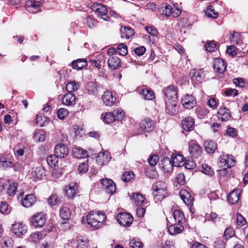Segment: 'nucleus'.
Masks as SVG:
<instances>
[{"label":"nucleus","instance_id":"39","mask_svg":"<svg viewBox=\"0 0 248 248\" xmlns=\"http://www.w3.org/2000/svg\"><path fill=\"white\" fill-rule=\"evenodd\" d=\"M132 199L136 206L143 205L142 204L144 201V198L140 194L135 193L132 195Z\"/></svg>","mask_w":248,"mask_h":248},{"label":"nucleus","instance_id":"40","mask_svg":"<svg viewBox=\"0 0 248 248\" xmlns=\"http://www.w3.org/2000/svg\"><path fill=\"white\" fill-rule=\"evenodd\" d=\"M206 14L208 17L212 18H217L218 16V13L215 11L214 8L211 5L207 6Z\"/></svg>","mask_w":248,"mask_h":248},{"label":"nucleus","instance_id":"56","mask_svg":"<svg viewBox=\"0 0 248 248\" xmlns=\"http://www.w3.org/2000/svg\"><path fill=\"white\" fill-rule=\"evenodd\" d=\"M13 161L10 160H6L2 157L0 159V164H1L2 166L4 169H6L9 167H12L13 165Z\"/></svg>","mask_w":248,"mask_h":248},{"label":"nucleus","instance_id":"12","mask_svg":"<svg viewBox=\"0 0 248 248\" xmlns=\"http://www.w3.org/2000/svg\"><path fill=\"white\" fill-rule=\"evenodd\" d=\"M182 127L187 132H190L194 130L195 127V121L191 116H187L182 121Z\"/></svg>","mask_w":248,"mask_h":248},{"label":"nucleus","instance_id":"33","mask_svg":"<svg viewBox=\"0 0 248 248\" xmlns=\"http://www.w3.org/2000/svg\"><path fill=\"white\" fill-rule=\"evenodd\" d=\"M184 157L179 154H173L171 155V161L174 166L178 167L183 165L184 161Z\"/></svg>","mask_w":248,"mask_h":248},{"label":"nucleus","instance_id":"60","mask_svg":"<svg viewBox=\"0 0 248 248\" xmlns=\"http://www.w3.org/2000/svg\"><path fill=\"white\" fill-rule=\"evenodd\" d=\"M246 219L239 213L236 215V222L239 226H244L246 224Z\"/></svg>","mask_w":248,"mask_h":248},{"label":"nucleus","instance_id":"22","mask_svg":"<svg viewBox=\"0 0 248 248\" xmlns=\"http://www.w3.org/2000/svg\"><path fill=\"white\" fill-rule=\"evenodd\" d=\"M168 230L171 235H176L181 233L184 230L183 225L177 223H174L169 225L168 223Z\"/></svg>","mask_w":248,"mask_h":248},{"label":"nucleus","instance_id":"11","mask_svg":"<svg viewBox=\"0 0 248 248\" xmlns=\"http://www.w3.org/2000/svg\"><path fill=\"white\" fill-rule=\"evenodd\" d=\"M138 91L142 98L146 100H152L155 98L154 91L146 87L139 88Z\"/></svg>","mask_w":248,"mask_h":248},{"label":"nucleus","instance_id":"3","mask_svg":"<svg viewBox=\"0 0 248 248\" xmlns=\"http://www.w3.org/2000/svg\"><path fill=\"white\" fill-rule=\"evenodd\" d=\"M219 164L223 168L220 170L221 175L226 174V169L233 167L235 165V160L232 155L223 153L219 158Z\"/></svg>","mask_w":248,"mask_h":248},{"label":"nucleus","instance_id":"18","mask_svg":"<svg viewBox=\"0 0 248 248\" xmlns=\"http://www.w3.org/2000/svg\"><path fill=\"white\" fill-rule=\"evenodd\" d=\"M182 103L186 108H193L196 104L195 98L191 95L186 94L181 99Z\"/></svg>","mask_w":248,"mask_h":248},{"label":"nucleus","instance_id":"7","mask_svg":"<svg viewBox=\"0 0 248 248\" xmlns=\"http://www.w3.org/2000/svg\"><path fill=\"white\" fill-rule=\"evenodd\" d=\"M93 10L96 13L99 17L104 20H109V17L107 15L108 11L105 6L100 3H97L93 5Z\"/></svg>","mask_w":248,"mask_h":248},{"label":"nucleus","instance_id":"15","mask_svg":"<svg viewBox=\"0 0 248 248\" xmlns=\"http://www.w3.org/2000/svg\"><path fill=\"white\" fill-rule=\"evenodd\" d=\"M160 168L165 173H170L173 169V164L169 157H165L159 164Z\"/></svg>","mask_w":248,"mask_h":248},{"label":"nucleus","instance_id":"2","mask_svg":"<svg viewBox=\"0 0 248 248\" xmlns=\"http://www.w3.org/2000/svg\"><path fill=\"white\" fill-rule=\"evenodd\" d=\"M124 112L122 109L117 108L113 112H107L102 114V118L106 124H112L116 120L121 121L123 119Z\"/></svg>","mask_w":248,"mask_h":248},{"label":"nucleus","instance_id":"14","mask_svg":"<svg viewBox=\"0 0 248 248\" xmlns=\"http://www.w3.org/2000/svg\"><path fill=\"white\" fill-rule=\"evenodd\" d=\"M178 111L177 107V101L168 100L166 101V112L171 115H175Z\"/></svg>","mask_w":248,"mask_h":248},{"label":"nucleus","instance_id":"25","mask_svg":"<svg viewBox=\"0 0 248 248\" xmlns=\"http://www.w3.org/2000/svg\"><path fill=\"white\" fill-rule=\"evenodd\" d=\"M218 119L222 121H227L230 119L231 117L230 110L226 107L220 108L217 111Z\"/></svg>","mask_w":248,"mask_h":248},{"label":"nucleus","instance_id":"21","mask_svg":"<svg viewBox=\"0 0 248 248\" xmlns=\"http://www.w3.org/2000/svg\"><path fill=\"white\" fill-rule=\"evenodd\" d=\"M55 154L59 157L63 158L67 156L68 154V148L63 144H58L55 147Z\"/></svg>","mask_w":248,"mask_h":248},{"label":"nucleus","instance_id":"38","mask_svg":"<svg viewBox=\"0 0 248 248\" xmlns=\"http://www.w3.org/2000/svg\"><path fill=\"white\" fill-rule=\"evenodd\" d=\"M79 87L78 83L75 81L69 82L66 86V89L68 92V93H72L73 92L77 91Z\"/></svg>","mask_w":248,"mask_h":248},{"label":"nucleus","instance_id":"4","mask_svg":"<svg viewBox=\"0 0 248 248\" xmlns=\"http://www.w3.org/2000/svg\"><path fill=\"white\" fill-rule=\"evenodd\" d=\"M117 221L124 227H129L133 221V217L128 213H120L117 215Z\"/></svg>","mask_w":248,"mask_h":248},{"label":"nucleus","instance_id":"31","mask_svg":"<svg viewBox=\"0 0 248 248\" xmlns=\"http://www.w3.org/2000/svg\"><path fill=\"white\" fill-rule=\"evenodd\" d=\"M72 153L73 155L77 158H82L87 155V151L79 147L73 148Z\"/></svg>","mask_w":248,"mask_h":248},{"label":"nucleus","instance_id":"13","mask_svg":"<svg viewBox=\"0 0 248 248\" xmlns=\"http://www.w3.org/2000/svg\"><path fill=\"white\" fill-rule=\"evenodd\" d=\"M46 217L43 213L35 214L32 218V225L37 228L42 227L46 222Z\"/></svg>","mask_w":248,"mask_h":248},{"label":"nucleus","instance_id":"8","mask_svg":"<svg viewBox=\"0 0 248 248\" xmlns=\"http://www.w3.org/2000/svg\"><path fill=\"white\" fill-rule=\"evenodd\" d=\"M101 183L105 189V191L108 194H113L116 189V186L114 182L111 179H101Z\"/></svg>","mask_w":248,"mask_h":248},{"label":"nucleus","instance_id":"44","mask_svg":"<svg viewBox=\"0 0 248 248\" xmlns=\"http://www.w3.org/2000/svg\"><path fill=\"white\" fill-rule=\"evenodd\" d=\"M58 157H59L56 154L48 156L46 158L48 164L51 167L55 166L58 161Z\"/></svg>","mask_w":248,"mask_h":248},{"label":"nucleus","instance_id":"41","mask_svg":"<svg viewBox=\"0 0 248 248\" xmlns=\"http://www.w3.org/2000/svg\"><path fill=\"white\" fill-rule=\"evenodd\" d=\"M11 209L9 207L6 202H0V212L3 214H8L11 212Z\"/></svg>","mask_w":248,"mask_h":248},{"label":"nucleus","instance_id":"16","mask_svg":"<svg viewBox=\"0 0 248 248\" xmlns=\"http://www.w3.org/2000/svg\"><path fill=\"white\" fill-rule=\"evenodd\" d=\"M12 231L16 235L20 236L26 233L27 227L22 223H16L13 225Z\"/></svg>","mask_w":248,"mask_h":248},{"label":"nucleus","instance_id":"1","mask_svg":"<svg viewBox=\"0 0 248 248\" xmlns=\"http://www.w3.org/2000/svg\"><path fill=\"white\" fill-rule=\"evenodd\" d=\"M106 219V215L103 213L92 211L86 216V221L89 225L93 229L100 228Z\"/></svg>","mask_w":248,"mask_h":248},{"label":"nucleus","instance_id":"43","mask_svg":"<svg viewBox=\"0 0 248 248\" xmlns=\"http://www.w3.org/2000/svg\"><path fill=\"white\" fill-rule=\"evenodd\" d=\"M17 184L15 182H13L10 184L7 188V194L10 196H14L16 191L17 188Z\"/></svg>","mask_w":248,"mask_h":248},{"label":"nucleus","instance_id":"52","mask_svg":"<svg viewBox=\"0 0 248 248\" xmlns=\"http://www.w3.org/2000/svg\"><path fill=\"white\" fill-rule=\"evenodd\" d=\"M153 194L154 196V199L156 202L157 201H161L166 196L167 194L153 190Z\"/></svg>","mask_w":248,"mask_h":248},{"label":"nucleus","instance_id":"20","mask_svg":"<svg viewBox=\"0 0 248 248\" xmlns=\"http://www.w3.org/2000/svg\"><path fill=\"white\" fill-rule=\"evenodd\" d=\"M78 191V186L75 182H72L65 188V194L67 197H74Z\"/></svg>","mask_w":248,"mask_h":248},{"label":"nucleus","instance_id":"47","mask_svg":"<svg viewBox=\"0 0 248 248\" xmlns=\"http://www.w3.org/2000/svg\"><path fill=\"white\" fill-rule=\"evenodd\" d=\"M118 54L122 56H125L127 54V47L124 44H120L117 48Z\"/></svg>","mask_w":248,"mask_h":248},{"label":"nucleus","instance_id":"17","mask_svg":"<svg viewBox=\"0 0 248 248\" xmlns=\"http://www.w3.org/2000/svg\"><path fill=\"white\" fill-rule=\"evenodd\" d=\"M102 88L101 85L96 82L90 81L87 83L86 89L90 94H97Z\"/></svg>","mask_w":248,"mask_h":248},{"label":"nucleus","instance_id":"45","mask_svg":"<svg viewBox=\"0 0 248 248\" xmlns=\"http://www.w3.org/2000/svg\"><path fill=\"white\" fill-rule=\"evenodd\" d=\"M203 70L202 69H199L195 71L192 75V78L193 80L196 79L197 81L202 82V79Z\"/></svg>","mask_w":248,"mask_h":248},{"label":"nucleus","instance_id":"30","mask_svg":"<svg viewBox=\"0 0 248 248\" xmlns=\"http://www.w3.org/2000/svg\"><path fill=\"white\" fill-rule=\"evenodd\" d=\"M36 202V198L33 194H29L21 201L22 204L25 207L31 206Z\"/></svg>","mask_w":248,"mask_h":248},{"label":"nucleus","instance_id":"28","mask_svg":"<svg viewBox=\"0 0 248 248\" xmlns=\"http://www.w3.org/2000/svg\"><path fill=\"white\" fill-rule=\"evenodd\" d=\"M180 196L181 199L186 205H190L193 203V198L190 194L186 190L182 189L180 191Z\"/></svg>","mask_w":248,"mask_h":248},{"label":"nucleus","instance_id":"6","mask_svg":"<svg viewBox=\"0 0 248 248\" xmlns=\"http://www.w3.org/2000/svg\"><path fill=\"white\" fill-rule=\"evenodd\" d=\"M45 170L43 167H33L29 170L28 176L33 181L40 180L43 175H45Z\"/></svg>","mask_w":248,"mask_h":248},{"label":"nucleus","instance_id":"42","mask_svg":"<svg viewBox=\"0 0 248 248\" xmlns=\"http://www.w3.org/2000/svg\"><path fill=\"white\" fill-rule=\"evenodd\" d=\"M33 138L34 140H38L39 142H43L45 140L46 138V132L41 130L35 133Z\"/></svg>","mask_w":248,"mask_h":248},{"label":"nucleus","instance_id":"57","mask_svg":"<svg viewBox=\"0 0 248 248\" xmlns=\"http://www.w3.org/2000/svg\"><path fill=\"white\" fill-rule=\"evenodd\" d=\"M163 14L166 16H171L172 7L170 5L166 4L165 6H162Z\"/></svg>","mask_w":248,"mask_h":248},{"label":"nucleus","instance_id":"27","mask_svg":"<svg viewBox=\"0 0 248 248\" xmlns=\"http://www.w3.org/2000/svg\"><path fill=\"white\" fill-rule=\"evenodd\" d=\"M88 64L87 61L86 59H78L72 61L71 63L72 67L74 69L79 70L83 67L86 66Z\"/></svg>","mask_w":248,"mask_h":248},{"label":"nucleus","instance_id":"58","mask_svg":"<svg viewBox=\"0 0 248 248\" xmlns=\"http://www.w3.org/2000/svg\"><path fill=\"white\" fill-rule=\"evenodd\" d=\"M235 234L234 231L232 228L226 229L224 232V237L226 239H229L232 237Z\"/></svg>","mask_w":248,"mask_h":248},{"label":"nucleus","instance_id":"64","mask_svg":"<svg viewBox=\"0 0 248 248\" xmlns=\"http://www.w3.org/2000/svg\"><path fill=\"white\" fill-rule=\"evenodd\" d=\"M202 171L203 173L209 175H212L214 173L211 168L206 164L202 165Z\"/></svg>","mask_w":248,"mask_h":248},{"label":"nucleus","instance_id":"10","mask_svg":"<svg viewBox=\"0 0 248 248\" xmlns=\"http://www.w3.org/2000/svg\"><path fill=\"white\" fill-rule=\"evenodd\" d=\"M102 100L105 105L112 106L116 101V97L113 94L112 92L107 91L104 93Z\"/></svg>","mask_w":248,"mask_h":248},{"label":"nucleus","instance_id":"26","mask_svg":"<svg viewBox=\"0 0 248 248\" xmlns=\"http://www.w3.org/2000/svg\"><path fill=\"white\" fill-rule=\"evenodd\" d=\"M240 193V189H236L232 191L227 197L228 202L233 204L236 203L239 201Z\"/></svg>","mask_w":248,"mask_h":248},{"label":"nucleus","instance_id":"23","mask_svg":"<svg viewBox=\"0 0 248 248\" xmlns=\"http://www.w3.org/2000/svg\"><path fill=\"white\" fill-rule=\"evenodd\" d=\"M213 67L216 72L222 74L226 68V64L224 60L217 58L215 60Z\"/></svg>","mask_w":248,"mask_h":248},{"label":"nucleus","instance_id":"53","mask_svg":"<svg viewBox=\"0 0 248 248\" xmlns=\"http://www.w3.org/2000/svg\"><path fill=\"white\" fill-rule=\"evenodd\" d=\"M142 246V243L140 241L135 238L132 239L129 243L131 248H141Z\"/></svg>","mask_w":248,"mask_h":248},{"label":"nucleus","instance_id":"63","mask_svg":"<svg viewBox=\"0 0 248 248\" xmlns=\"http://www.w3.org/2000/svg\"><path fill=\"white\" fill-rule=\"evenodd\" d=\"M159 159V156L157 155H153L150 156L148 159L149 164L151 166L155 165Z\"/></svg>","mask_w":248,"mask_h":248},{"label":"nucleus","instance_id":"50","mask_svg":"<svg viewBox=\"0 0 248 248\" xmlns=\"http://www.w3.org/2000/svg\"><path fill=\"white\" fill-rule=\"evenodd\" d=\"M69 113L68 110L65 108H59L57 112V116L61 120H63Z\"/></svg>","mask_w":248,"mask_h":248},{"label":"nucleus","instance_id":"36","mask_svg":"<svg viewBox=\"0 0 248 248\" xmlns=\"http://www.w3.org/2000/svg\"><path fill=\"white\" fill-rule=\"evenodd\" d=\"M121 37L128 39L132 36L134 34V30L129 27H124L121 29Z\"/></svg>","mask_w":248,"mask_h":248},{"label":"nucleus","instance_id":"55","mask_svg":"<svg viewBox=\"0 0 248 248\" xmlns=\"http://www.w3.org/2000/svg\"><path fill=\"white\" fill-rule=\"evenodd\" d=\"M48 203L51 206L55 205L58 203V198L57 195L53 194H52L48 199Z\"/></svg>","mask_w":248,"mask_h":248},{"label":"nucleus","instance_id":"48","mask_svg":"<svg viewBox=\"0 0 248 248\" xmlns=\"http://www.w3.org/2000/svg\"><path fill=\"white\" fill-rule=\"evenodd\" d=\"M45 235L43 232H37L31 235V238L33 241L37 242V241L42 239Z\"/></svg>","mask_w":248,"mask_h":248},{"label":"nucleus","instance_id":"9","mask_svg":"<svg viewBox=\"0 0 248 248\" xmlns=\"http://www.w3.org/2000/svg\"><path fill=\"white\" fill-rule=\"evenodd\" d=\"M163 91L168 99V100H177L178 92L177 87L174 85H170L168 87L165 88Z\"/></svg>","mask_w":248,"mask_h":248},{"label":"nucleus","instance_id":"19","mask_svg":"<svg viewBox=\"0 0 248 248\" xmlns=\"http://www.w3.org/2000/svg\"><path fill=\"white\" fill-rule=\"evenodd\" d=\"M140 124L141 129L146 132L152 131L155 126L154 123L149 118H146L142 121Z\"/></svg>","mask_w":248,"mask_h":248},{"label":"nucleus","instance_id":"46","mask_svg":"<svg viewBox=\"0 0 248 248\" xmlns=\"http://www.w3.org/2000/svg\"><path fill=\"white\" fill-rule=\"evenodd\" d=\"M175 182L181 186H183L185 184V176L183 173L180 172L176 175L175 179Z\"/></svg>","mask_w":248,"mask_h":248},{"label":"nucleus","instance_id":"24","mask_svg":"<svg viewBox=\"0 0 248 248\" xmlns=\"http://www.w3.org/2000/svg\"><path fill=\"white\" fill-rule=\"evenodd\" d=\"M76 97L73 93H67L62 98V103L64 105L73 106L76 104Z\"/></svg>","mask_w":248,"mask_h":248},{"label":"nucleus","instance_id":"29","mask_svg":"<svg viewBox=\"0 0 248 248\" xmlns=\"http://www.w3.org/2000/svg\"><path fill=\"white\" fill-rule=\"evenodd\" d=\"M107 62L108 66L112 69H116L121 66V61L115 56L109 57Z\"/></svg>","mask_w":248,"mask_h":248},{"label":"nucleus","instance_id":"37","mask_svg":"<svg viewBox=\"0 0 248 248\" xmlns=\"http://www.w3.org/2000/svg\"><path fill=\"white\" fill-rule=\"evenodd\" d=\"M71 213L70 209L67 207H61L60 210V216L63 220H68L71 217Z\"/></svg>","mask_w":248,"mask_h":248},{"label":"nucleus","instance_id":"5","mask_svg":"<svg viewBox=\"0 0 248 248\" xmlns=\"http://www.w3.org/2000/svg\"><path fill=\"white\" fill-rule=\"evenodd\" d=\"M188 150L191 156L193 158H198L202 153V147L195 140L189 142Z\"/></svg>","mask_w":248,"mask_h":248},{"label":"nucleus","instance_id":"51","mask_svg":"<svg viewBox=\"0 0 248 248\" xmlns=\"http://www.w3.org/2000/svg\"><path fill=\"white\" fill-rule=\"evenodd\" d=\"M182 166H184L185 168L187 169L191 170L195 167L196 164L192 159H188L184 160Z\"/></svg>","mask_w":248,"mask_h":248},{"label":"nucleus","instance_id":"62","mask_svg":"<svg viewBox=\"0 0 248 248\" xmlns=\"http://www.w3.org/2000/svg\"><path fill=\"white\" fill-rule=\"evenodd\" d=\"M88 170V165L86 163L80 164L78 167V171L80 173H85Z\"/></svg>","mask_w":248,"mask_h":248},{"label":"nucleus","instance_id":"54","mask_svg":"<svg viewBox=\"0 0 248 248\" xmlns=\"http://www.w3.org/2000/svg\"><path fill=\"white\" fill-rule=\"evenodd\" d=\"M205 48L209 52H214L217 49V45L213 41H209L205 45Z\"/></svg>","mask_w":248,"mask_h":248},{"label":"nucleus","instance_id":"61","mask_svg":"<svg viewBox=\"0 0 248 248\" xmlns=\"http://www.w3.org/2000/svg\"><path fill=\"white\" fill-rule=\"evenodd\" d=\"M134 176L133 172L130 171H126L122 176V180L124 182H128L132 179Z\"/></svg>","mask_w":248,"mask_h":248},{"label":"nucleus","instance_id":"49","mask_svg":"<svg viewBox=\"0 0 248 248\" xmlns=\"http://www.w3.org/2000/svg\"><path fill=\"white\" fill-rule=\"evenodd\" d=\"M232 43L239 45L241 43V35L238 32H234L232 36L231 40Z\"/></svg>","mask_w":248,"mask_h":248},{"label":"nucleus","instance_id":"32","mask_svg":"<svg viewBox=\"0 0 248 248\" xmlns=\"http://www.w3.org/2000/svg\"><path fill=\"white\" fill-rule=\"evenodd\" d=\"M110 159V156L108 153L99 154L97 157L96 161L100 165L104 166L108 164Z\"/></svg>","mask_w":248,"mask_h":248},{"label":"nucleus","instance_id":"34","mask_svg":"<svg viewBox=\"0 0 248 248\" xmlns=\"http://www.w3.org/2000/svg\"><path fill=\"white\" fill-rule=\"evenodd\" d=\"M173 217L175 223L183 225L185 222V217L180 210H176L174 211Z\"/></svg>","mask_w":248,"mask_h":248},{"label":"nucleus","instance_id":"59","mask_svg":"<svg viewBox=\"0 0 248 248\" xmlns=\"http://www.w3.org/2000/svg\"><path fill=\"white\" fill-rule=\"evenodd\" d=\"M167 185L163 181H157L154 185L153 189H167Z\"/></svg>","mask_w":248,"mask_h":248},{"label":"nucleus","instance_id":"35","mask_svg":"<svg viewBox=\"0 0 248 248\" xmlns=\"http://www.w3.org/2000/svg\"><path fill=\"white\" fill-rule=\"evenodd\" d=\"M204 148L207 153L213 154L217 149V145L215 141L211 140L204 143Z\"/></svg>","mask_w":248,"mask_h":248}]
</instances>
